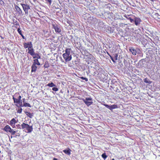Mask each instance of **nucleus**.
<instances>
[{
    "label": "nucleus",
    "instance_id": "1",
    "mask_svg": "<svg viewBox=\"0 0 160 160\" xmlns=\"http://www.w3.org/2000/svg\"><path fill=\"white\" fill-rule=\"evenodd\" d=\"M71 52V49L67 48L65 49V53L62 54L63 59L65 60V62H68L71 60L72 56L70 54Z\"/></svg>",
    "mask_w": 160,
    "mask_h": 160
},
{
    "label": "nucleus",
    "instance_id": "2",
    "mask_svg": "<svg viewBox=\"0 0 160 160\" xmlns=\"http://www.w3.org/2000/svg\"><path fill=\"white\" fill-rule=\"evenodd\" d=\"M21 127L20 128L23 130V131L27 130L26 131L27 133H30L33 131V127L32 126H30L27 124H26L23 122L21 124Z\"/></svg>",
    "mask_w": 160,
    "mask_h": 160
},
{
    "label": "nucleus",
    "instance_id": "3",
    "mask_svg": "<svg viewBox=\"0 0 160 160\" xmlns=\"http://www.w3.org/2000/svg\"><path fill=\"white\" fill-rule=\"evenodd\" d=\"M3 130L7 133L9 132L11 135H13L17 132V131H14L13 129H12L10 126L6 125L4 128H3Z\"/></svg>",
    "mask_w": 160,
    "mask_h": 160
},
{
    "label": "nucleus",
    "instance_id": "4",
    "mask_svg": "<svg viewBox=\"0 0 160 160\" xmlns=\"http://www.w3.org/2000/svg\"><path fill=\"white\" fill-rule=\"evenodd\" d=\"M79 99L83 100V102L87 106L89 107L92 105L93 102H92V98H86L85 99L83 98H78Z\"/></svg>",
    "mask_w": 160,
    "mask_h": 160
},
{
    "label": "nucleus",
    "instance_id": "5",
    "mask_svg": "<svg viewBox=\"0 0 160 160\" xmlns=\"http://www.w3.org/2000/svg\"><path fill=\"white\" fill-rule=\"evenodd\" d=\"M52 28L55 29V32L56 33H59L61 32V29H60L59 25L55 22L52 23Z\"/></svg>",
    "mask_w": 160,
    "mask_h": 160
},
{
    "label": "nucleus",
    "instance_id": "6",
    "mask_svg": "<svg viewBox=\"0 0 160 160\" xmlns=\"http://www.w3.org/2000/svg\"><path fill=\"white\" fill-rule=\"evenodd\" d=\"M21 5L22 6L23 11L26 14H28V10L30 9L29 6L27 4L21 3Z\"/></svg>",
    "mask_w": 160,
    "mask_h": 160
},
{
    "label": "nucleus",
    "instance_id": "7",
    "mask_svg": "<svg viewBox=\"0 0 160 160\" xmlns=\"http://www.w3.org/2000/svg\"><path fill=\"white\" fill-rule=\"evenodd\" d=\"M103 105L110 110H112V109L117 108H118V106L117 105L115 104H113L112 105L109 106L107 104H103Z\"/></svg>",
    "mask_w": 160,
    "mask_h": 160
},
{
    "label": "nucleus",
    "instance_id": "8",
    "mask_svg": "<svg viewBox=\"0 0 160 160\" xmlns=\"http://www.w3.org/2000/svg\"><path fill=\"white\" fill-rule=\"evenodd\" d=\"M124 17L128 19V20H129V21H130V22H132L134 21V20L132 18L133 17H134V16L132 14H130V15H126L125 14V15H124Z\"/></svg>",
    "mask_w": 160,
    "mask_h": 160
},
{
    "label": "nucleus",
    "instance_id": "9",
    "mask_svg": "<svg viewBox=\"0 0 160 160\" xmlns=\"http://www.w3.org/2000/svg\"><path fill=\"white\" fill-rule=\"evenodd\" d=\"M107 54L109 55L110 59H111V60H112L113 62H116V61L118 60V54L117 53H115L114 54H113V55H114V58H113V57L110 55L108 53H107Z\"/></svg>",
    "mask_w": 160,
    "mask_h": 160
},
{
    "label": "nucleus",
    "instance_id": "10",
    "mask_svg": "<svg viewBox=\"0 0 160 160\" xmlns=\"http://www.w3.org/2000/svg\"><path fill=\"white\" fill-rule=\"evenodd\" d=\"M15 8L16 9L17 14L18 16H19L21 15L22 13V11L20 8L17 5L15 6Z\"/></svg>",
    "mask_w": 160,
    "mask_h": 160
},
{
    "label": "nucleus",
    "instance_id": "11",
    "mask_svg": "<svg viewBox=\"0 0 160 160\" xmlns=\"http://www.w3.org/2000/svg\"><path fill=\"white\" fill-rule=\"evenodd\" d=\"M16 123H17V120L14 118H13L11 120L9 124L13 128V127L15 125V124Z\"/></svg>",
    "mask_w": 160,
    "mask_h": 160
},
{
    "label": "nucleus",
    "instance_id": "12",
    "mask_svg": "<svg viewBox=\"0 0 160 160\" xmlns=\"http://www.w3.org/2000/svg\"><path fill=\"white\" fill-rule=\"evenodd\" d=\"M28 53L31 56H33L34 54L36 53L34 52V50L33 49V48H28Z\"/></svg>",
    "mask_w": 160,
    "mask_h": 160
},
{
    "label": "nucleus",
    "instance_id": "13",
    "mask_svg": "<svg viewBox=\"0 0 160 160\" xmlns=\"http://www.w3.org/2000/svg\"><path fill=\"white\" fill-rule=\"evenodd\" d=\"M62 151H63L66 154L70 155L71 154V150L70 149L68 148L67 149L64 150Z\"/></svg>",
    "mask_w": 160,
    "mask_h": 160
},
{
    "label": "nucleus",
    "instance_id": "14",
    "mask_svg": "<svg viewBox=\"0 0 160 160\" xmlns=\"http://www.w3.org/2000/svg\"><path fill=\"white\" fill-rule=\"evenodd\" d=\"M141 22V19L135 17L134 18V22H135V25H138L140 24Z\"/></svg>",
    "mask_w": 160,
    "mask_h": 160
},
{
    "label": "nucleus",
    "instance_id": "15",
    "mask_svg": "<svg viewBox=\"0 0 160 160\" xmlns=\"http://www.w3.org/2000/svg\"><path fill=\"white\" fill-rule=\"evenodd\" d=\"M36 65H33L32 64L31 66V72H35L36 71L37 68V67Z\"/></svg>",
    "mask_w": 160,
    "mask_h": 160
},
{
    "label": "nucleus",
    "instance_id": "16",
    "mask_svg": "<svg viewBox=\"0 0 160 160\" xmlns=\"http://www.w3.org/2000/svg\"><path fill=\"white\" fill-rule=\"evenodd\" d=\"M14 103H17L16 104V106L18 107H22V101H21V100L19 101V102H14Z\"/></svg>",
    "mask_w": 160,
    "mask_h": 160
},
{
    "label": "nucleus",
    "instance_id": "17",
    "mask_svg": "<svg viewBox=\"0 0 160 160\" xmlns=\"http://www.w3.org/2000/svg\"><path fill=\"white\" fill-rule=\"evenodd\" d=\"M32 56L33 59L36 58L39 59L41 58V56H40V55H39V54L38 53L34 54V55L33 56Z\"/></svg>",
    "mask_w": 160,
    "mask_h": 160
},
{
    "label": "nucleus",
    "instance_id": "18",
    "mask_svg": "<svg viewBox=\"0 0 160 160\" xmlns=\"http://www.w3.org/2000/svg\"><path fill=\"white\" fill-rule=\"evenodd\" d=\"M38 59H35L33 60V63L32 65H37L39 66L40 65V63L39 62V61L38 60Z\"/></svg>",
    "mask_w": 160,
    "mask_h": 160
},
{
    "label": "nucleus",
    "instance_id": "19",
    "mask_svg": "<svg viewBox=\"0 0 160 160\" xmlns=\"http://www.w3.org/2000/svg\"><path fill=\"white\" fill-rule=\"evenodd\" d=\"M25 113H26L27 116H28L30 118H32V117L33 116V113H31L28 112H25Z\"/></svg>",
    "mask_w": 160,
    "mask_h": 160
},
{
    "label": "nucleus",
    "instance_id": "20",
    "mask_svg": "<svg viewBox=\"0 0 160 160\" xmlns=\"http://www.w3.org/2000/svg\"><path fill=\"white\" fill-rule=\"evenodd\" d=\"M129 51L132 52V54L133 55H135L136 54V51L134 49L132 48H131L129 49Z\"/></svg>",
    "mask_w": 160,
    "mask_h": 160
},
{
    "label": "nucleus",
    "instance_id": "21",
    "mask_svg": "<svg viewBox=\"0 0 160 160\" xmlns=\"http://www.w3.org/2000/svg\"><path fill=\"white\" fill-rule=\"evenodd\" d=\"M47 86L49 87H55V85L54 83L51 82V83H48V84L47 85Z\"/></svg>",
    "mask_w": 160,
    "mask_h": 160
},
{
    "label": "nucleus",
    "instance_id": "22",
    "mask_svg": "<svg viewBox=\"0 0 160 160\" xmlns=\"http://www.w3.org/2000/svg\"><path fill=\"white\" fill-rule=\"evenodd\" d=\"M30 45L27 43V42H25L23 43V47L24 48H29Z\"/></svg>",
    "mask_w": 160,
    "mask_h": 160
},
{
    "label": "nucleus",
    "instance_id": "23",
    "mask_svg": "<svg viewBox=\"0 0 160 160\" xmlns=\"http://www.w3.org/2000/svg\"><path fill=\"white\" fill-rule=\"evenodd\" d=\"M23 106L31 108V105L30 104L25 102H23V104L22 105V107Z\"/></svg>",
    "mask_w": 160,
    "mask_h": 160
},
{
    "label": "nucleus",
    "instance_id": "24",
    "mask_svg": "<svg viewBox=\"0 0 160 160\" xmlns=\"http://www.w3.org/2000/svg\"><path fill=\"white\" fill-rule=\"evenodd\" d=\"M101 157H102V158L104 160H105L106 159V158L107 157V156L106 154V153L104 152L101 155Z\"/></svg>",
    "mask_w": 160,
    "mask_h": 160
},
{
    "label": "nucleus",
    "instance_id": "25",
    "mask_svg": "<svg viewBox=\"0 0 160 160\" xmlns=\"http://www.w3.org/2000/svg\"><path fill=\"white\" fill-rule=\"evenodd\" d=\"M13 101H14V102H18L19 101L21 100V99H17V98L14 97V96H13Z\"/></svg>",
    "mask_w": 160,
    "mask_h": 160
},
{
    "label": "nucleus",
    "instance_id": "26",
    "mask_svg": "<svg viewBox=\"0 0 160 160\" xmlns=\"http://www.w3.org/2000/svg\"><path fill=\"white\" fill-rule=\"evenodd\" d=\"M49 67V64L48 62H47L45 63L44 65V67L45 68H48Z\"/></svg>",
    "mask_w": 160,
    "mask_h": 160
},
{
    "label": "nucleus",
    "instance_id": "27",
    "mask_svg": "<svg viewBox=\"0 0 160 160\" xmlns=\"http://www.w3.org/2000/svg\"><path fill=\"white\" fill-rule=\"evenodd\" d=\"M17 31L19 33V34H20V35H22V31H21V30H20V28H18Z\"/></svg>",
    "mask_w": 160,
    "mask_h": 160
},
{
    "label": "nucleus",
    "instance_id": "28",
    "mask_svg": "<svg viewBox=\"0 0 160 160\" xmlns=\"http://www.w3.org/2000/svg\"><path fill=\"white\" fill-rule=\"evenodd\" d=\"M27 44L30 45V47H29V48H33V45H32V44L31 42H28V43H27Z\"/></svg>",
    "mask_w": 160,
    "mask_h": 160
},
{
    "label": "nucleus",
    "instance_id": "29",
    "mask_svg": "<svg viewBox=\"0 0 160 160\" xmlns=\"http://www.w3.org/2000/svg\"><path fill=\"white\" fill-rule=\"evenodd\" d=\"M80 78L83 80H84L86 82H88V79L87 78H84V77H82Z\"/></svg>",
    "mask_w": 160,
    "mask_h": 160
},
{
    "label": "nucleus",
    "instance_id": "30",
    "mask_svg": "<svg viewBox=\"0 0 160 160\" xmlns=\"http://www.w3.org/2000/svg\"><path fill=\"white\" fill-rule=\"evenodd\" d=\"M52 90L55 92H57L58 90V89L56 87H54L52 88Z\"/></svg>",
    "mask_w": 160,
    "mask_h": 160
},
{
    "label": "nucleus",
    "instance_id": "31",
    "mask_svg": "<svg viewBox=\"0 0 160 160\" xmlns=\"http://www.w3.org/2000/svg\"><path fill=\"white\" fill-rule=\"evenodd\" d=\"M22 108H20L18 109L17 110V113H21V112H22Z\"/></svg>",
    "mask_w": 160,
    "mask_h": 160
},
{
    "label": "nucleus",
    "instance_id": "32",
    "mask_svg": "<svg viewBox=\"0 0 160 160\" xmlns=\"http://www.w3.org/2000/svg\"><path fill=\"white\" fill-rule=\"evenodd\" d=\"M4 2L2 0H0V4L2 5H4Z\"/></svg>",
    "mask_w": 160,
    "mask_h": 160
},
{
    "label": "nucleus",
    "instance_id": "33",
    "mask_svg": "<svg viewBox=\"0 0 160 160\" xmlns=\"http://www.w3.org/2000/svg\"><path fill=\"white\" fill-rule=\"evenodd\" d=\"M20 136V134L19 133H17L16 137H19Z\"/></svg>",
    "mask_w": 160,
    "mask_h": 160
},
{
    "label": "nucleus",
    "instance_id": "34",
    "mask_svg": "<svg viewBox=\"0 0 160 160\" xmlns=\"http://www.w3.org/2000/svg\"><path fill=\"white\" fill-rule=\"evenodd\" d=\"M46 1L49 2V3L50 4L51 3V2H52V1L51 0H46Z\"/></svg>",
    "mask_w": 160,
    "mask_h": 160
},
{
    "label": "nucleus",
    "instance_id": "35",
    "mask_svg": "<svg viewBox=\"0 0 160 160\" xmlns=\"http://www.w3.org/2000/svg\"><path fill=\"white\" fill-rule=\"evenodd\" d=\"M21 96H19V97H18V98L17 99H21Z\"/></svg>",
    "mask_w": 160,
    "mask_h": 160
},
{
    "label": "nucleus",
    "instance_id": "36",
    "mask_svg": "<svg viewBox=\"0 0 160 160\" xmlns=\"http://www.w3.org/2000/svg\"><path fill=\"white\" fill-rule=\"evenodd\" d=\"M22 36V39H24L25 37L22 34V35H21Z\"/></svg>",
    "mask_w": 160,
    "mask_h": 160
},
{
    "label": "nucleus",
    "instance_id": "37",
    "mask_svg": "<svg viewBox=\"0 0 160 160\" xmlns=\"http://www.w3.org/2000/svg\"><path fill=\"white\" fill-rule=\"evenodd\" d=\"M146 79H144V82H145L146 83H148V82H147V81H146Z\"/></svg>",
    "mask_w": 160,
    "mask_h": 160
},
{
    "label": "nucleus",
    "instance_id": "38",
    "mask_svg": "<svg viewBox=\"0 0 160 160\" xmlns=\"http://www.w3.org/2000/svg\"><path fill=\"white\" fill-rule=\"evenodd\" d=\"M53 160H57V158H53Z\"/></svg>",
    "mask_w": 160,
    "mask_h": 160
},
{
    "label": "nucleus",
    "instance_id": "39",
    "mask_svg": "<svg viewBox=\"0 0 160 160\" xmlns=\"http://www.w3.org/2000/svg\"><path fill=\"white\" fill-rule=\"evenodd\" d=\"M24 100H25V99L23 98V99H22V101H23V102H24Z\"/></svg>",
    "mask_w": 160,
    "mask_h": 160
},
{
    "label": "nucleus",
    "instance_id": "40",
    "mask_svg": "<svg viewBox=\"0 0 160 160\" xmlns=\"http://www.w3.org/2000/svg\"><path fill=\"white\" fill-rule=\"evenodd\" d=\"M17 22V21H13V22H14V23H16Z\"/></svg>",
    "mask_w": 160,
    "mask_h": 160
},
{
    "label": "nucleus",
    "instance_id": "41",
    "mask_svg": "<svg viewBox=\"0 0 160 160\" xmlns=\"http://www.w3.org/2000/svg\"><path fill=\"white\" fill-rule=\"evenodd\" d=\"M151 0V1H152V2H153L154 1V0Z\"/></svg>",
    "mask_w": 160,
    "mask_h": 160
},
{
    "label": "nucleus",
    "instance_id": "42",
    "mask_svg": "<svg viewBox=\"0 0 160 160\" xmlns=\"http://www.w3.org/2000/svg\"><path fill=\"white\" fill-rule=\"evenodd\" d=\"M155 15H156V16H157V15H158V14H155Z\"/></svg>",
    "mask_w": 160,
    "mask_h": 160
},
{
    "label": "nucleus",
    "instance_id": "43",
    "mask_svg": "<svg viewBox=\"0 0 160 160\" xmlns=\"http://www.w3.org/2000/svg\"><path fill=\"white\" fill-rule=\"evenodd\" d=\"M33 1L35 2V0H33Z\"/></svg>",
    "mask_w": 160,
    "mask_h": 160
},
{
    "label": "nucleus",
    "instance_id": "44",
    "mask_svg": "<svg viewBox=\"0 0 160 160\" xmlns=\"http://www.w3.org/2000/svg\"><path fill=\"white\" fill-rule=\"evenodd\" d=\"M114 160V158H113V159H112V160Z\"/></svg>",
    "mask_w": 160,
    "mask_h": 160
},
{
    "label": "nucleus",
    "instance_id": "45",
    "mask_svg": "<svg viewBox=\"0 0 160 160\" xmlns=\"http://www.w3.org/2000/svg\"><path fill=\"white\" fill-rule=\"evenodd\" d=\"M12 138V136H11V138Z\"/></svg>",
    "mask_w": 160,
    "mask_h": 160
},
{
    "label": "nucleus",
    "instance_id": "46",
    "mask_svg": "<svg viewBox=\"0 0 160 160\" xmlns=\"http://www.w3.org/2000/svg\"><path fill=\"white\" fill-rule=\"evenodd\" d=\"M0 153H1V151H0Z\"/></svg>",
    "mask_w": 160,
    "mask_h": 160
},
{
    "label": "nucleus",
    "instance_id": "47",
    "mask_svg": "<svg viewBox=\"0 0 160 160\" xmlns=\"http://www.w3.org/2000/svg\"><path fill=\"white\" fill-rule=\"evenodd\" d=\"M159 125H160V124H159Z\"/></svg>",
    "mask_w": 160,
    "mask_h": 160
},
{
    "label": "nucleus",
    "instance_id": "48",
    "mask_svg": "<svg viewBox=\"0 0 160 160\" xmlns=\"http://www.w3.org/2000/svg\"><path fill=\"white\" fill-rule=\"evenodd\" d=\"M1 145V144H0V146Z\"/></svg>",
    "mask_w": 160,
    "mask_h": 160
}]
</instances>
